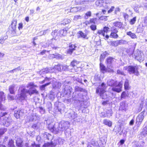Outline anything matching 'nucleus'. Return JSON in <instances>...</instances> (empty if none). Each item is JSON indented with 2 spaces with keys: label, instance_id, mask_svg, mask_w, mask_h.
<instances>
[{
  "label": "nucleus",
  "instance_id": "nucleus-60",
  "mask_svg": "<svg viewBox=\"0 0 147 147\" xmlns=\"http://www.w3.org/2000/svg\"><path fill=\"white\" fill-rule=\"evenodd\" d=\"M91 29L93 31H94L96 29V26L95 25H92L90 26Z\"/></svg>",
  "mask_w": 147,
  "mask_h": 147
},
{
  "label": "nucleus",
  "instance_id": "nucleus-46",
  "mask_svg": "<svg viewBox=\"0 0 147 147\" xmlns=\"http://www.w3.org/2000/svg\"><path fill=\"white\" fill-rule=\"evenodd\" d=\"M8 147H12L14 146V142L12 140H9L8 144Z\"/></svg>",
  "mask_w": 147,
  "mask_h": 147
},
{
  "label": "nucleus",
  "instance_id": "nucleus-19",
  "mask_svg": "<svg viewBox=\"0 0 147 147\" xmlns=\"http://www.w3.org/2000/svg\"><path fill=\"white\" fill-rule=\"evenodd\" d=\"M5 96L4 93L2 91L0 92V109H2V105L1 102L5 100Z\"/></svg>",
  "mask_w": 147,
  "mask_h": 147
},
{
  "label": "nucleus",
  "instance_id": "nucleus-21",
  "mask_svg": "<svg viewBox=\"0 0 147 147\" xmlns=\"http://www.w3.org/2000/svg\"><path fill=\"white\" fill-rule=\"evenodd\" d=\"M69 47V48L67 51V53L71 54L73 51L76 50V48L77 47L75 45L70 44Z\"/></svg>",
  "mask_w": 147,
  "mask_h": 147
},
{
  "label": "nucleus",
  "instance_id": "nucleus-42",
  "mask_svg": "<svg viewBox=\"0 0 147 147\" xmlns=\"http://www.w3.org/2000/svg\"><path fill=\"white\" fill-rule=\"evenodd\" d=\"M62 71H70L71 70L70 69V66L69 65L67 66V65H62Z\"/></svg>",
  "mask_w": 147,
  "mask_h": 147
},
{
  "label": "nucleus",
  "instance_id": "nucleus-14",
  "mask_svg": "<svg viewBox=\"0 0 147 147\" xmlns=\"http://www.w3.org/2000/svg\"><path fill=\"white\" fill-rule=\"evenodd\" d=\"M123 84L121 82L119 83L115 87L112 88V90L113 91L119 92L121 91V88Z\"/></svg>",
  "mask_w": 147,
  "mask_h": 147
},
{
  "label": "nucleus",
  "instance_id": "nucleus-15",
  "mask_svg": "<svg viewBox=\"0 0 147 147\" xmlns=\"http://www.w3.org/2000/svg\"><path fill=\"white\" fill-rule=\"evenodd\" d=\"M56 40V39H55V38H53L49 41L48 42V47H49L50 46L53 49H56L58 47L57 46H55L54 45Z\"/></svg>",
  "mask_w": 147,
  "mask_h": 147
},
{
  "label": "nucleus",
  "instance_id": "nucleus-25",
  "mask_svg": "<svg viewBox=\"0 0 147 147\" xmlns=\"http://www.w3.org/2000/svg\"><path fill=\"white\" fill-rule=\"evenodd\" d=\"M16 145L18 147H22L23 141L20 138H18L16 140Z\"/></svg>",
  "mask_w": 147,
  "mask_h": 147
},
{
  "label": "nucleus",
  "instance_id": "nucleus-49",
  "mask_svg": "<svg viewBox=\"0 0 147 147\" xmlns=\"http://www.w3.org/2000/svg\"><path fill=\"white\" fill-rule=\"evenodd\" d=\"M61 85V83L58 82H55L53 84V88L59 87V86Z\"/></svg>",
  "mask_w": 147,
  "mask_h": 147
},
{
  "label": "nucleus",
  "instance_id": "nucleus-47",
  "mask_svg": "<svg viewBox=\"0 0 147 147\" xmlns=\"http://www.w3.org/2000/svg\"><path fill=\"white\" fill-rule=\"evenodd\" d=\"M91 16V12L90 11H88L85 13V16H84V18L86 19H87L89 17H90Z\"/></svg>",
  "mask_w": 147,
  "mask_h": 147
},
{
  "label": "nucleus",
  "instance_id": "nucleus-36",
  "mask_svg": "<svg viewBox=\"0 0 147 147\" xmlns=\"http://www.w3.org/2000/svg\"><path fill=\"white\" fill-rule=\"evenodd\" d=\"M15 87V85H12L10 86L9 87V91L11 94H14V88Z\"/></svg>",
  "mask_w": 147,
  "mask_h": 147
},
{
  "label": "nucleus",
  "instance_id": "nucleus-44",
  "mask_svg": "<svg viewBox=\"0 0 147 147\" xmlns=\"http://www.w3.org/2000/svg\"><path fill=\"white\" fill-rule=\"evenodd\" d=\"M80 8L79 7H74L72 8L70 10V11L72 12H76L80 10Z\"/></svg>",
  "mask_w": 147,
  "mask_h": 147
},
{
  "label": "nucleus",
  "instance_id": "nucleus-37",
  "mask_svg": "<svg viewBox=\"0 0 147 147\" xmlns=\"http://www.w3.org/2000/svg\"><path fill=\"white\" fill-rule=\"evenodd\" d=\"M49 99L53 100L55 98V96L54 92L52 91H51L50 92V95L49 96Z\"/></svg>",
  "mask_w": 147,
  "mask_h": 147
},
{
  "label": "nucleus",
  "instance_id": "nucleus-62",
  "mask_svg": "<svg viewBox=\"0 0 147 147\" xmlns=\"http://www.w3.org/2000/svg\"><path fill=\"white\" fill-rule=\"evenodd\" d=\"M51 79L50 78H48L47 77H46L45 79L43 81L40 82V83L42 84L45 83V81H49L51 80Z\"/></svg>",
  "mask_w": 147,
  "mask_h": 147
},
{
  "label": "nucleus",
  "instance_id": "nucleus-55",
  "mask_svg": "<svg viewBox=\"0 0 147 147\" xmlns=\"http://www.w3.org/2000/svg\"><path fill=\"white\" fill-rule=\"evenodd\" d=\"M123 15L125 20H128L129 16L127 13H123Z\"/></svg>",
  "mask_w": 147,
  "mask_h": 147
},
{
  "label": "nucleus",
  "instance_id": "nucleus-56",
  "mask_svg": "<svg viewBox=\"0 0 147 147\" xmlns=\"http://www.w3.org/2000/svg\"><path fill=\"white\" fill-rule=\"evenodd\" d=\"M122 24L120 22H118L117 23H116L115 26L116 27H118L119 28H121L122 26Z\"/></svg>",
  "mask_w": 147,
  "mask_h": 147
},
{
  "label": "nucleus",
  "instance_id": "nucleus-41",
  "mask_svg": "<svg viewBox=\"0 0 147 147\" xmlns=\"http://www.w3.org/2000/svg\"><path fill=\"white\" fill-rule=\"evenodd\" d=\"M59 32H58L57 30H55L53 31L51 33V35L54 37L56 38L57 37L59 36Z\"/></svg>",
  "mask_w": 147,
  "mask_h": 147
},
{
  "label": "nucleus",
  "instance_id": "nucleus-1",
  "mask_svg": "<svg viewBox=\"0 0 147 147\" xmlns=\"http://www.w3.org/2000/svg\"><path fill=\"white\" fill-rule=\"evenodd\" d=\"M36 86L33 82H30L28 84L26 87L29 88V90H27L25 88L23 89L21 91V92L20 94L17 95L16 97L20 101H22L25 100L27 98L28 94L30 96L32 95L38 93V91L36 89H32V88Z\"/></svg>",
  "mask_w": 147,
  "mask_h": 147
},
{
  "label": "nucleus",
  "instance_id": "nucleus-16",
  "mask_svg": "<svg viewBox=\"0 0 147 147\" xmlns=\"http://www.w3.org/2000/svg\"><path fill=\"white\" fill-rule=\"evenodd\" d=\"M123 42V40H122L116 41H112L110 42L109 44L111 46L116 47L122 43Z\"/></svg>",
  "mask_w": 147,
  "mask_h": 147
},
{
  "label": "nucleus",
  "instance_id": "nucleus-28",
  "mask_svg": "<svg viewBox=\"0 0 147 147\" xmlns=\"http://www.w3.org/2000/svg\"><path fill=\"white\" fill-rule=\"evenodd\" d=\"M103 122L104 124L109 127H111L112 126V122L109 120L105 119L103 120Z\"/></svg>",
  "mask_w": 147,
  "mask_h": 147
},
{
  "label": "nucleus",
  "instance_id": "nucleus-7",
  "mask_svg": "<svg viewBox=\"0 0 147 147\" xmlns=\"http://www.w3.org/2000/svg\"><path fill=\"white\" fill-rule=\"evenodd\" d=\"M127 69L130 74H134L137 76L139 75L138 68L136 66H129L127 67Z\"/></svg>",
  "mask_w": 147,
  "mask_h": 147
},
{
  "label": "nucleus",
  "instance_id": "nucleus-22",
  "mask_svg": "<svg viewBox=\"0 0 147 147\" xmlns=\"http://www.w3.org/2000/svg\"><path fill=\"white\" fill-rule=\"evenodd\" d=\"M140 135L142 138L145 137L147 135V125L144 127L142 131L140 133Z\"/></svg>",
  "mask_w": 147,
  "mask_h": 147
},
{
  "label": "nucleus",
  "instance_id": "nucleus-52",
  "mask_svg": "<svg viewBox=\"0 0 147 147\" xmlns=\"http://www.w3.org/2000/svg\"><path fill=\"white\" fill-rule=\"evenodd\" d=\"M97 19L96 18L90 19L89 21L90 23L95 24L96 21Z\"/></svg>",
  "mask_w": 147,
  "mask_h": 147
},
{
  "label": "nucleus",
  "instance_id": "nucleus-48",
  "mask_svg": "<svg viewBox=\"0 0 147 147\" xmlns=\"http://www.w3.org/2000/svg\"><path fill=\"white\" fill-rule=\"evenodd\" d=\"M136 17H135L132 19H131L129 21V23L131 25H132L134 24L136 21Z\"/></svg>",
  "mask_w": 147,
  "mask_h": 147
},
{
  "label": "nucleus",
  "instance_id": "nucleus-59",
  "mask_svg": "<svg viewBox=\"0 0 147 147\" xmlns=\"http://www.w3.org/2000/svg\"><path fill=\"white\" fill-rule=\"evenodd\" d=\"M109 28L108 27L105 26L104 27L103 29V31L104 33L105 32L107 33L108 31L109 30Z\"/></svg>",
  "mask_w": 147,
  "mask_h": 147
},
{
  "label": "nucleus",
  "instance_id": "nucleus-27",
  "mask_svg": "<svg viewBox=\"0 0 147 147\" xmlns=\"http://www.w3.org/2000/svg\"><path fill=\"white\" fill-rule=\"evenodd\" d=\"M67 31L64 29H61L59 32V36H65L67 34Z\"/></svg>",
  "mask_w": 147,
  "mask_h": 147
},
{
  "label": "nucleus",
  "instance_id": "nucleus-29",
  "mask_svg": "<svg viewBox=\"0 0 147 147\" xmlns=\"http://www.w3.org/2000/svg\"><path fill=\"white\" fill-rule=\"evenodd\" d=\"M56 144H54L52 142L51 143L47 142L45 143L43 145V147H53L55 146Z\"/></svg>",
  "mask_w": 147,
  "mask_h": 147
},
{
  "label": "nucleus",
  "instance_id": "nucleus-50",
  "mask_svg": "<svg viewBox=\"0 0 147 147\" xmlns=\"http://www.w3.org/2000/svg\"><path fill=\"white\" fill-rule=\"evenodd\" d=\"M51 83V82L42 85L40 86V89L41 90H44L46 86L49 85Z\"/></svg>",
  "mask_w": 147,
  "mask_h": 147
},
{
  "label": "nucleus",
  "instance_id": "nucleus-10",
  "mask_svg": "<svg viewBox=\"0 0 147 147\" xmlns=\"http://www.w3.org/2000/svg\"><path fill=\"white\" fill-rule=\"evenodd\" d=\"M49 129L52 132L55 134H57L60 130V128H56V126L51 124H49L48 126Z\"/></svg>",
  "mask_w": 147,
  "mask_h": 147
},
{
  "label": "nucleus",
  "instance_id": "nucleus-6",
  "mask_svg": "<svg viewBox=\"0 0 147 147\" xmlns=\"http://www.w3.org/2000/svg\"><path fill=\"white\" fill-rule=\"evenodd\" d=\"M16 24L17 21L15 20H13L11 24L9 27V31L13 36L16 35Z\"/></svg>",
  "mask_w": 147,
  "mask_h": 147
},
{
  "label": "nucleus",
  "instance_id": "nucleus-54",
  "mask_svg": "<svg viewBox=\"0 0 147 147\" xmlns=\"http://www.w3.org/2000/svg\"><path fill=\"white\" fill-rule=\"evenodd\" d=\"M111 32L117 33L118 32V31L117 28L114 27H113L111 28Z\"/></svg>",
  "mask_w": 147,
  "mask_h": 147
},
{
  "label": "nucleus",
  "instance_id": "nucleus-20",
  "mask_svg": "<svg viewBox=\"0 0 147 147\" xmlns=\"http://www.w3.org/2000/svg\"><path fill=\"white\" fill-rule=\"evenodd\" d=\"M145 143L143 141H140L136 142L133 145V147H144V146Z\"/></svg>",
  "mask_w": 147,
  "mask_h": 147
},
{
  "label": "nucleus",
  "instance_id": "nucleus-4",
  "mask_svg": "<svg viewBox=\"0 0 147 147\" xmlns=\"http://www.w3.org/2000/svg\"><path fill=\"white\" fill-rule=\"evenodd\" d=\"M106 86L104 83H102L101 85H99L96 89V93H99L100 97L103 99L107 98L106 93Z\"/></svg>",
  "mask_w": 147,
  "mask_h": 147
},
{
  "label": "nucleus",
  "instance_id": "nucleus-33",
  "mask_svg": "<svg viewBox=\"0 0 147 147\" xmlns=\"http://www.w3.org/2000/svg\"><path fill=\"white\" fill-rule=\"evenodd\" d=\"M124 86L125 90H128L129 89V80L126 79L125 81Z\"/></svg>",
  "mask_w": 147,
  "mask_h": 147
},
{
  "label": "nucleus",
  "instance_id": "nucleus-53",
  "mask_svg": "<svg viewBox=\"0 0 147 147\" xmlns=\"http://www.w3.org/2000/svg\"><path fill=\"white\" fill-rule=\"evenodd\" d=\"M82 17L80 15H77L75 16L74 17V20H78L81 19Z\"/></svg>",
  "mask_w": 147,
  "mask_h": 147
},
{
  "label": "nucleus",
  "instance_id": "nucleus-18",
  "mask_svg": "<svg viewBox=\"0 0 147 147\" xmlns=\"http://www.w3.org/2000/svg\"><path fill=\"white\" fill-rule=\"evenodd\" d=\"M88 33L87 32L86 33H84L82 31H79L78 34V38H82L85 39H88V38L87 37V35Z\"/></svg>",
  "mask_w": 147,
  "mask_h": 147
},
{
  "label": "nucleus",
  "instance_id": "nucleus-45",
  "mask_svg": "<svg viewBox=\"0 0 147 147\" xmlns=\"http://www.w3.org/2000/svg\"><path fill=\"white\" fill-rule=\"evenodd\" d=\"M103 4H104V7L105 6V7L106 8H108V6H106V4H110L111 3V0H103Z\"/></svg>",
  "mask_w": 147,
  "mask_h": 147
},
{
  "label": "nucleus",
  "instance_id": "nucleus-43",
  "mask_svg": "<svg viewBox=\"0 0 147 147\" xmlns=\"http://www.w3.org/2000/svg\"><path fill=\"white\" fill-rule=\"evenodd\" d=\"M110 37L114 38H117L118 37V35L117 34V33L111 32Z\"/></svg>",
  "mask_w": 147,
  "mask_h": 147
},
{
  "label": "nucleus",
  "instance_id": "nucleus-12",
  "mask_svg": "<svg viewBox=\"0 0 147 147\" xmlns=\"http://www.w3.org/2000/svg\"><path fill=\"white\" fill-rule=\"evenodd\" d=\"M64 94L65 97H69L70 96V93L72 91L71 88L69 86H67L64 89Z\"/></svg>",
  "mask_w": 147,
  "mask_h": 147
},
{
  "label": "nucleus",
  "instance_id": "nucleus-40",
  "mask_svg": "<svg viewBox=\"0 0 147 147\" xmlns=\"http://www.w3.org/2000/svg\"><path fill=\"white\" fill-rule=\"evenodd\" d=\"M26 147H40L39 144H36L35 142L32 144L30 145L26 144Z\"/></svg>",
  "mask_w": 147,
  "mask_h": 147
},
{
  "label": "nucleus",
  "instance_id": "nucleus-57",
  "mask_svg": "<svg viewBox=\"0 0 147 147\" xmlns=\"http://www.w3.org/2000/svg\"><path fill=\"white\" fill-rule=\"evenodd\" d=\"M55 58L57 59H60L62 57L61 55L58 54V53H55Z\"/></svg>",
  "mask_w": 147,
  "mask_h": 147
},
{
  "label": "nucleus",
  "instance_id": "nucleus-31",
  "mask_svg": "<svg viewBox=\"0 0 147 147\" xmlns=\"http://www.w3.org/2000/svg\"><path fill=\"white\" fill-rule=\"evenodd\" d=\"M21 113H22V112H21V111L20 110L17 111H15L14 115L16 118L18 119L19 118L20 116L21 115Z\"/></svg>",
  "mask_w": 147,
  "mask_h": 147
},
{
  "label": "nucleus",
  "instance_id": "nucleus-58",
  "mask_svg": "<svg viewBox=\"0 0 147 147\" xmlns=\"http://www.w3.org/2000/svg\"><path fill=\"white\" fill-rule=\"evenodd\" d=\"M127 96V94L125 92H123L122 93L121 95V98H125Z\"/></svg>",
  "mask_w": 147,
  "mask_h": 147
},
{
  "label": "nucleus",
  "instance_id": "nucleus-13",
  "mask_svg": "<svg viewBox=\"0 0 147 147\" xmlns=\"http://www.w3.org/2000/svg\"><path fill=\"white\" fill-rule=\"evenodd\" d=\"M128 109V104L125 101L122 102L120 103L119 110L123 111L125 112Z\"/></svg>",
  "mask_w": 147,
  "mask_h": 147
},
{
  "label": "nucleus",
  "instance_id": "nucleus-61",
  "mask_svg": "<svg viewBox=\"0 0 147 147\" xmlns=\"http://www.w3.org/2000/svg\"><path fill=\"white\" fill-rule=\"evenodd\" d=\"M105 57V55H104V54L102 53L101 55L100 58V62H101L103 60Z\"/></svg>",
  "mask_w": 147,
  "mask_h": 147
},
{
  "label": "nucleus",
  "instance_id": "nucleus-38",
  "mask_svg": "<svg viewBox=\"0 0 147 147\" xmlns=\"http://www.w3.org/2000/svg\"><path fill=\"white\" fill-rule=\"evenodd\" d=\"M8 38V37L7 36H3L1 37L0 38V43L1 44H3L4 43L5 40Z\"/></svg>",
  "mask_w": 147,
  "mask_h": 147
},
{
  "label": "nucleus",
  "instance_id": "nucleus-63",
  "mask_svg": "<svg viewBox=\"0 0 147 147\" xmlns=\"http://www.w3.org/2000/svg\"><path fill=\"white\" fill-rule=\"evenodd\" d=\"M64 130L65 131V133L66 135H67L70 133V129L68 128L66 130Z\"/></svg>",
  "mask_w": 147,
  "mask_h": 147
},
{
  "label": "nucleus",
  "instance_id": "nucleus-34",
  "mask_svg": "<svg viewBox=\"0 0 147 147\" xmlns=\"http://www.w3.org/2000/svg\"><path fill=\"white\" fill-rule=\"evenodd\" d=\"M79 63V61H77L76 60H74L71 62L69 66H70V67L71 66L73 67H74L77 64H78Z\"/></svg>",
  "mask_w": 147,
  "mask_h": 147
},
{
  "label": "nucleus",
  "instance_id": "nucleus-8",
  "mask_svg": "<svg viewBox=\"0 0 147 147\" xmlns=\"http://www.w3.org/2000/svg\"><path fill=\"white\" fill-rule=\"evenodd\" d=\"M69 126V123L67 121H62L59 124L60 131H63L68 129Z\"/></svg>",
  "mask_w": 147,
  "mask_h": 147
},
{
  "label": "nucleus",
  "instance_id": "nucleus-5",
  "mask_svg": "<svg viewBox=\"0 0 147 147\" xmlns=\"http://www.w3.org/2000/svg\"><path fill=\"white\" fill-rule=\"evenodd\" d=\"M67 117L75 122H80L81 121V118L78 117L77 114L73 111L68 113L67 114Z\"/></svg>",
  "mask_w": 147,
  "mask_h": 147
},
{
  "label": "nucleus",
  "instance_id": "nucleus-39",
  "mask_svg": "<svg viewBox=\"0 0 147 147\" xmlns=\"http://www.w3.org/2000/svg\"><path fill=\"white\" fill-rule=\"evenodd\" d=\"M86 2V0H76L75 3L77 5H80L84 4Z\"/></svg>",
  "mask_w": 147,
  "mask_h": 147
},
{
  "label": "nucleus",
  "instance_id": "nucleus-26",
  "mask_svg": "<svg viewBox=\"0 0 147 147\" xmlns=\"http://www.w3.org/2000/svg\"><path fill=\"white\" fill-rule=\"evenodd\" d=\"M80 94H77L76 93H74L73 95L72 96V98L74 100H80L81 99L79 97V95Z\"/></svg>",
  "mask_w": 147,
  "mask_h": 147
},
{
  "label": "nucleus",
  "instance_id": "nucleus-11",
  "mask_svg": "<svg viewBox=\"0 0 147 147\" xmlns=\"http://www.w3.org/2000/svg\"><path fill=\"white\" fill-rule=\"evenodd\" d=\"M114 58L111 57H109L107 58L106 60V62L107 67L109 69L112 67V63L114 61Z\"/></svg>",
  "mask_w": 147,
  "mask_h": 147
},
{
  "label": "nucleus",
  "instance_id": "nucleus-32",
  "mask_svg": "<svg viewBox=\"0 0 147 147\" xmlns=\"http://www.w3.org/2000/svg\"><path fill=\"white\" fill-rule=\"evenodd\" d=\"M137 54H134L135 59L138 60H140L142 59V55L140 51L137 52Z\"/></svg>",
  "mask_w": 147,
  "mask_h": 147
},
{
  "label": "nucleus",
  "instance_id": "nucleus-35",
  "mask_svg": "<svg viewBox=\"0 0 147 147\" xmlns=\"http://www.w3.org/2000/svg\"><path fill=\"white\" fill-rule=\"evenodd\" d=\"M127 34L130 36L132 38H137L136 35L134 33H132L131 31L127 32Z\"/></svg>",
  "mask_w": 147,
  "mask_h": 147
},
{
  "label": "nucleus",
  "instance_id": "nucleus-30",
  "mask_svg": "<svg viewBox=\"0 0 147 147\" xmlns=\"http://www.w3.org/2000/svg\"><path fill=\"white\" fill-rule=\"evenodd\" d=\"M95 4L97 6H104V4H103V0H97L96 1Z\"/></svg>",
  "mask_w": 147,
  "mask_h": 147
},
{
  "label": "nucleus",
  "instance_id": "nucleus-9",
  "mask_svg": "<svg viewBox=\"0 0 147 147\" xmlns=\"http://www.w3.org/2000/svg\"><path fill=\"white\" fill-rule=\"evenodd\" d=\"M145 112V111H144L140 113L137 117L136 119V123L137 125H138L139 126L141 124L144 119Z\"/></svg>",
  "mask_w": 147,
  "mask_h": 147
},
{
  "label": "nucleus",
  "instance_id": "nucleus-17",
  "mask_svg": "<svg viewBox=\"0 0 147 147\" xmlns=\"http://www.w3.org/2000/svg\"><path fill=\"white\" fill-rule=\"evenodd\" d=\"M100 68L101 71L103 73H105V72H114L113 70L112 69H110L109 70H107L105 67L102 63H100Z\"/></svg>",
  "mask_w": 147,
  "mask_h": 147
},
{
  "label": "nucleus",
  "instance_id": "nucleus-64",
  "mask_svg": "<svg viewBox=\"0 0 147 147\" xmlns=\"http://www.w3.org/2000/svg\"><path fill=\"white\" fill-rule=\"evenodd\" d=\"M100 116L102 117H107V115L105 112H102Z\"/></svg>",
  "mask_w": 147,
  "mask_h": 147
},
{
  "label": "nucleus",
  "instance_id": "nucleus-24",
  "mask_svg": "<svg viewBox=\"0 0 147 147\" xmlns=\"http://www.w3.org/2000/svg\"><path fill=\"white\" fill-rule=\"evenodd\" d=\"M107 84L109 86H113L116 85V81L112 79H109L107 81Z\"/></svg>",
  "mask_w": 147,
  "mask_h": 147
},
{
  "label": "nucleus",
  "instance_id": "nucleus-23",
  "mask_svg": "<svg viewBox=\"0 0 147 147\" xmlns=\"http://www.w3.org/2000/svg\"><path fill=\"white\" fill-rule=\"evenodd\" d=\"M144 30V26L142 24H140L137 27L136 32L138 33H142Z\"/></svg>",
  "mask_w": 147,
  "mask_h": 147
},
{
  "label": "nucleus",
  "instance_id": "nucleus-2",
  "mask_svg": "<svg viewBox=\"0 0 147 147\" xmlns=\"http://www.w3.org/2000/svg\"><path fill=\"white\" fill-rule=\"evenodd\" d=\"M62 65L58 64L57 65L54 66L53 68L49 67L43 69L40 71L41 74H45L48 73H52L57 71H62Z\"/></svg>",
  "mask_w": 147,
  "mask_h": 147
},
{
  "label": "nucleus",
  "instance_id": "nucleus-3",
  "mask_svg": "<svg viewBox=\"0 0 147 147\" xmlns=\"http://www.w3.org/2000/svg\"><path fill=\"white\" fill-rule=\"evenodd\" d=\"M6 116L3 118L2 121V123L4 126L8 127L11 124L12 122V119L11 117L7 114V113L5 112H1L0 114V117H2L4 116Z\"/></svg>",
  "mask_w": 147,
  "mask_h": 147
},
{
  "label": "nucleus",
  "instance_id": "nucleus-51",
  "mask_svg": "<svg viewBox=\"0 0 147 147\" xmlns=\"http://www.w3.org/2000/svg\"><path fill=\"white\" fill-rule=\"evenodd\" d=\"M97 33L99 35H102L103 36H105V33L102 30H98L97 32Z\"/></svg>",
  "mask_w": 147,
  "mask_h": 147
}]
</instances>
